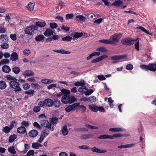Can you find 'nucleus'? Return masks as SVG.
Wrapping results in <instances>:
<instances>
[{
  "label": "nucleus",
  "instance_id": "412c9836",
  "mask_svg": "<svg viewBox=\"0 0 156 156\" xmlns=\"http://www.w3.org/2000/svg\"><path fill=\"white\" fill-rule=\"evenodd\" d=\"M109 130L111 132H119L123 131L124 129L120 128L115 127L110 128Z\"/></svg>",
  "mask_w": 156,
  "mask_h": 156
},
{
  "label": "nucleus",
  "instance_id": "ddd939ff",
  "mask_svg": "<svg viewBox=\"0 0 156 156\" xmlns=\"http://www.w3.org/2000/svg\"><path fill=\"white\" fill-rule=\"evenodd\" d=\"M53 51L57 52V53L65 54H70V52L69 51H66L64 49H54L53 50Z\"/></svg>",
  "mask_w": 156,
  "mask_h": 156
},
{
  "label": "nucleus",
  "instance_id": "774afa93",
  "mask_svg": "<svg viewBox=\"0 0 156 156\" xmlns=\"http://www.w3.org/2000/svg\"><path fill=\"white\" fill-rule=\"evenodd\" d=\"M34 154V150H30L27 154V156H30V155H33Z\"/></svg>",
  "mask_w": 156,
  "mask_h": 156
},
{
  "label": "nucleus",
  "instance_id": "5fc2aeb1",
  "mask_svg": "<svg viewBox=\"0 0 156 156\" xmlns=\"http://www.w3.org/2000/svg\"><path fill=\"white\" fill-rule=\"evenodd\" d=\"M136 41L137 42H136L134 44L135 48L136 50L139 51V40H138L137 39L136 40Z\"/></svg>",
  "mask_w": 156,
  "mask_h": 156
},
{
  "label": "nucleus",
  "instance_id": "f03ea898",
  "mask_svg": "<svg viewBox=\"0 0 156 156\" xmlns=\"http://www.w3.org/2000/svg\"><path fill=\"white\" fill-rule=\"evenodd\" d=\"M77 99L72 96L69 97L67 95H64L62 98L61 101L64 104H72L75 102Z\"/></svg>",
  "mask_w": 156,
  "mask_h": 156
},
{
  "label": "nucleus",
  "instance_id": "f3484780",
  "mask_svg": "<svg viewBox=\"0 0 156 156\" xmlns=\"http://www.w3.org/2000/svg\"><path fill=\"white\" fill-rule=\"evenodd\" d=\"M87 88L86 87L81 86L78 90V91L82 94H84L86 95V94H87Z\"/></svg>",
  "mask_w": 156,
  "mask_h": 156
},
{
  "label": "nucleus",
  "instance_id": "cd10ccee",
  "mask_svg": "<svg viewBox=\"0 0 156 156\" xmlns=\"http://www.w3.org/2000/svg\"><path fill=\"white\" fill-rule=\"evenodd\" d=\"M44 37L42 35H39L36 36L35 38V40L37 41H43Z\"/></svg>",
  "mask_w": 156,
  "mask_h": 156
},
{
  "label": "nucleus",
  "instance_id": "4468645a",
  "mask_svg": "<svg viewBox=\"0 0 156 156\" xmlns=\"http://www.w3.org/2000/svg\"><path fill=\"white\" fill-rule=\"evenodd\" d=\"M17 131L19 134H23L26 131V128L23 126L17 128Z\"/></svg>",
  "mask_w": 156,
  "mask_h": 156
},
{
  "label": "nucleus",
  "instance_id": "7ed1b4c3",
  "mask_svg": "<svg viewBox=\"0 0 156 156\" xmlns=\"http://www.w3.org/2000/svg\"><path fill=\"white\" fill-rule=\"evenodd\" d=\"M121 35V34H116L112 35L110 39L111 44L116 45L119 42Z\"/></svg>",
  "mask_w": 156,
  "mask_h": 156
},
{
  "label": "nucleus",
  "instance_id": "4c0bfd02",
  "mask_svg": "<svg viewBox=\"0 0 156 156\" xmlns=\"http://www.w3.org/2000/svg\"><path fill=\"white\" fill-rule=\"evenodd\" d=\"M34 91L32 90H29L25 92V93L28 94L30 97L33 96L34 94Z\"/></svg>",
  "mask_w": 156,
  "mask_h": 156
},
{
  "label": "nucleus",
  "instance_id": "ea45409f",
  "mask_svg": "<svg viewBox=\"0 0 156 156\" xmlns=\"http://www.w3.org/2000/svg\"><path fill=\"white\" fill-rule=\"evenodd\" d=\"M97 51H100L101 52L105 53L106 52L107 50L106 48L103 47H99L96 49Z\"/></svg>",
  "mask_w": 156,
  "mask_h": 156
},
{
  "label": "nucleus",
  "instance_id": "58836bf2",
  "mask_svg": "<svg viewBox=\"0 0 156 156\" xmlns=\"http://www.w3.org/2000/svg\"><path fill=\"white\" fill-rule=\"evenodd\" d=\"M8 151L9 152L13 154H15L16 153L14 146L10 147L8 148Z\"/></svg>",
  "mask_w": 156,
  "mask_h": 156
},
{
  "label": "nucleus",
  "instance_id": "393cba45",
  "mask_svg": "<svg viewBox=\"0 0 156 156\" xmlns=\"http://www.w3.org/2000/svg\"><path fill=\"white\" fill-rule=\"evenodd\" d=\"M46 25V23L45 22H40V21H38L36 23L35 26L38 27H44Z\"/></svg>",
  "mask_w": 156,
  "mask_h": 156
},
{
  "label": "nucleus",
  "instance_id": "6e6552de",
  "mask_svg": "<svg viewBox=\"0 0 156 156\" xmlns=\"http://www.w3.org/2000/svg\"><path fill=\"white\" fill-rule=\"evenodd\" d=\"M45 105L46 107H51L54 104V101L50 98H47L44 100Z\"/></svg>",
  "mask_w": 156,
  "mask_h": 156
},
{
  "label": "nucleus",
  "instance_id": "6e6d98bb",
  "mask_svg": "<svg viewBox=\"0 0 156 156\" xmlns=\"http://www.w3.org/2000/svg\"><path fill=\"white\" fill-rule=\"evenodd\" d=\"M140 67L143 69H144L146 70H149V66L142 65L140 66Z\"/></svg>",
  "mask_w": 156,
  "mask_h": 156
},
{
  "label": "nucleus",
  "instance_id": "a878e982",
  "mask_svg": "<svg viewBox=\"0 0 156 156\" xmlns=\"http://www.w3.org/2000/svg\"><path fill=\"white\" fill-rule=\"evenodd\" d=\"M75 85L76 86H83L85 84V83L83 80H81L80 81H77L76 82L74 83Z\"/></svg>",
  "mask_w": 156,
  "mask_h": 156
},
{
  "label": "nucleus",
  "instance_id": "603ef678",
  "mask_svg": "<svg viewBox=\"0 0 156 156\" xmlns=\"http://www.w3.org/2000/svg\"><path fill=\"white\" fill-rule=\"evenodd\" d=\"M9 60L7 59H4L1 61V63L2 64H9Z\"/></svg>",
  "mask_w": 156,
  "mask_h": 156
},
{
  "label": "nucleus",
  "instance_id": "c03bdc74",
  "mask_svg": "<svg viewBox=\"0 0 156 156\" xmlns=\"http://www.w3.org/2000/svg\"><path fill=\"white\" fill-rule=\"evenodd\" d=\"M72 39V37L69 36H67L62 38L63 41H70Z\"/></svg>",
  "mask_w": 156,
  "mask_h": 156
},
{
  "label": "nucleus",
  "instance_id": "052dcab7",
  "mask_svg": "<svg viewBox=\"0 0 156 156\" xmlns=\"http://www.w3.org/2000/svg\"><path fill=\"white\" fill-rule=\"evenodd\" d=\"M94 92L93 90L91 89L88 90L87 88V94H86V95L87 96L90 95L92 93Z\"/></svg>",
  "mask_w": 156,
  "mask_h": 156
},
{
  "label": "nucleus",
  "instance_id": "f8f14e48",
  "mask_svg": "<svg viewBox=\"0 0 156 156\" xmlns=\"http://www.w3.org/2000/svg\"><path fill=\"white\" fill-rule=\"evenodd\" d=\"M76 20L80 21L81 23L84 22L86 21L87 19L83 15H78L75 17Z\"/></svg>",
  "mask_w": 156,
  "mask_h": 156
},
{
  "label": "nucleus",
  "instance_id": "6ab92c4d",
  "mask_svg": "<svg viewBox=\"0 0 156 156\" xmlns=\"http://www.w3.org/2000/svg\"><path fill=\"white\" fill-rule=\"evenodd\" d=\"M34 5V2H30L27 6V8L29 11H31L33 10Z\"/></svg>",
  "mask_w": 156,
  "mask_h": 156
},
{
  "label": "nucleus",
  "instance_id": "2f4dec72",
  "mask_svg": "<svg viewBox=\"0 0 156 156\" xmlns=\"http://www.w3.org/2000/svg\"><path fill=\"white\" fill-rule=\"evenodd\" d=\"M53 105L55 107L58 108L61 105V103L58 99H56L54 100Z\"/></svg>",
  "mask_w": 156,
  "mask_h": 156
},
{
  "label": "nucleus",
  "instance_id": "aec40b11",
  "mask_svg": "<svg viewBox=\"0 0 156 156\" xmlns=\"http://www.w3.org/2000/svg\"><path fill=\"white\" fill-rule=\"evenodd\" d=\"M149 70L153 72L156 71V64L150 63L148 64Z\"/></svg>",
  "mask_w": 156,
  "mask_h": 156
},
{
  "label": "nucleus",
  "instance_id": "49530a36",
  "mask_svg": "<svg viewBox=\"0 0 156 156\" xmlns=\"http://www.w3.org/2000/svg\"><path fill=\"white\" fill-rule=\"evenodd\" d=\"M1 47L2 49H7L9 47V45L6 43H4L1 45Z\"/></svg>",
  "mask_w": 156,
  "mask_h": 156
},
{
  "label": "nucleus",
  "instance_id": "e433bc0d",
  "mask_svg": "<svg viewBox=\"0 0 156 156\" xmlns=\"http://www.w3.org/2000/svg\"><path fill=\"white\" fill-rule=\"evenodd\" d=\"M11 129L8 126H5L3 128L2 131L6 133H9L11 130Z\"/></svg>",
  "mask_w": 156,
  "mask_h": 156
},
{
  "label": "nucleus",
  "instance_id": "423d86ee",
  "mask_svg": "<svg viewBox=\"0 0 156 156\" xmlns=\"http://www.w3.org/2000/svg\"><path fill=\"white\" fill-rule=\"evenodd\" d=\"M79 105V103H75L72 105H69L65 108V111L67 112H69L71 111H73Z\"/></svg>",
  "mask_w": 156,
  "mask_h": 156
},
{
  "label": "nucleus",
  "instance_id": "1a4fd4ad",
  "mask_svg": "<svg viewBox=\"0 0 156 156\" xmlns=\"http://www.w3.org/2000/svg\"><path fill=\"white\" fill-rule=\"evenodd\" d=\"M92 151L100 153H105L107 152V151L105 150L99 149L98 148L94 147L90 148Z\"/></svg>",
  "mask_w": 156,
  "mask_h": 156
},
{
  "label": "nucleus",
  "instance_id": "5701e85b",
  "mask_svg": "<svg viewBox=\"0 0 156 156\" xmlns=\"http://www.w3.org/2000/svg\"><path fill=\"white\" fill-rule=\"evenodd\" d=\"M53 32L49 29H47L44 33V35L46 36H50L53 34Z\"/></svg>",
  "mask_w": 156,
  "mask_h": 156
},
{
  "label": "nucleus",
  "instance_id": "37998d69",
  "mask_svg": "<svg viewBox=\"0 0 156 156\" xmlns=\"http://www.w3.org/2000/svg\"><path fill=\"white\" fill-rule=\"evenodd\" d=\"M48 123V121L45 119L41 120V121L40 124L41 126L45 127L46 124Z\"/></svg>",
  "mask_w": 156,
  "mask_h": 156
},
{
  "label": "nucleus",
  "instance_id": "c85d7f7f",
  "mask_svg": "<svg viewBox=\"0 0 156 156\" xmlns=\"http://www.w3.org/2000/svg\"><path fill=\"white\" fill-rule=\"evenodd\" d=\"M50 130L48 129H46L43 130L42 131L41 135L45 137L48 136Z\"/></svg>",
  "mask_w": 156,
  "mask_h": 156
},
{
  "label": "nucleus",
  "instance_id": "3c124183",
  "mask_svg": "<svg viewBox=\"0 0 156 156\" xmlns=\"http://www.w3.org/2000/svg\"><path fill=\"white\" fill-rule=\"evenodd\" d=\"M23 53L26 56L29 55L30 53V51L27 49H26L23 51Z\"/></svg>",
  "mask_w": 156,
  "mask_h": 156
},
{
  "label": "nucleus",
  "instance_id": "8fccbe9b",
  "mask_svg": "<svg viewBox=\"0 0 156 156\" xmlns=\"http://www.w3.org/2000/svg\"><path fill=\"white\" fill-rule=\"evenodd\" d=\"M78 148L80 149H83V150H87L90 149V147H88L86 145H83L82 146H80L78 147Z\"/></svg>",
  "mask_w": 156,
  "mask_h": 156
},
{
  "label": "nucleus",
  "instance_id": "c9c22d12",
  "mask_svg": "<svg viewBox=\"0 0 156 156\" xmlns=\"http://www.w3.org/2000/svg\"><path fill=\"white\" fill-rule=\"evenodd\" d=\"M123 2L122 1H115L114 2L111 4V5H113L115 6H119L120 5L122 4Z\"/></svg>",
  "mask_w": 156,
  "mask_h": 156
},
{
  "label": "nucleus",
  "instance_id": "69168bd1",
  "mask_svg": "<svg viewBox=\"0 0 156 156\" xmlns=\"http://www.w3.org/2000/svg\"><path fill=\"white\" fill-rule=\"evenodd\" d=\"M126 68L127 70H131L133 69V66L132 64H128L126 66Z\"/></svg>",
  "mask_w": 156,
  "mask_h": 156
},
{
  "label": "nucleus",
  "instance_id": "a19ab883",
  "mask_svg": "<svg viewBox=\"0 0 156 156\" xmlns=\"http://www.w3.org/2000/svg\"><path fill=\"white\" fill-rule=\"evenodd\" d=\"M58 119L56 117H52L50 118V120L53 124H56L58 121Z\"/></svg>",
  "mask_w": 156,
  "mask_h": 156
},
{
  "label": "nucleus",
  "instance_id": "0e129e2a",
  "mask_svg": "<svg viewBox=\"0 0 156 156\" xmlns=\"http://www.w3.org/2000/svg\"><path fill=\"white\" fill-rule=\"evenodd\" d=\"M31 86L32 87L35 89L38 88L40 87V85L37 83H32Z\"/></svg>",
  "mask_w": 156,
  "mask_h": 156
},
{
  "label": "nucleus",
  "instance_id": "4be33fe9",
  "mask_svg": "<svg viewBox=\"0 0 156 156\" xmlns=\"http://www.w3.org/2000/svg\"><path fill=\"white\" fill-rule=\"evenodd\" d=\"M9 37L6 35L2 34L0 36V39L2 42H6L8 40Z\"/></svg>",
  "mask_w": 156,
  "mask_h": 156
},
{
  "label": "nucleus",
  "instance_id": "9b49d317",
  "mask_svg": "<svg viewBox=\"0 0 156 156\" xmlns=\"http://www.w3.org/2000/svg\"><path fill=\"white\" fill-rule=\"evenodd\" d=\"M22 75L24 76L25 77H26V76H34L35 74L32 71L30 70H27L23 73Z\"/></svg>",
  "mask_w": 156,
  "mask_h": 156
},
{
  "label": "nucleus",
  "instance_id": "f257e3e1",
  "mask_svg": "<svg viewBox=\"0 0 156 156\" xmlns=\"http://www.w3.org/2000/svg\"><path fill=\"white\" fill-rule=\"evenodd\" d=\"M5 78L9 82L10 87L15 92H19L22 90L20 87L19 83L17 81L18 79L10 75H7Z\"/></svg>",
  "mask_w": 156,
  "mask_h": 156
},
{
  "label": "nucleus",
  "instance_id": "473e14b6",
  "mask_svg": "<svg viewBox=\"0 0 156 156\" xmlns=\"http://www.w3.org/2000/svg\"><path fill=\"white\" fill-rule=\"evenodd\" d=\"M7 85L6 83L4 81H0V89L3 90L6 87Z\"/></svg>",
  "mask_w": 156,
  "mask_h": 156
},
{
  "label": "nucleus",
  "instance_id": "338daca9",
  "mask_svg": "<svg viewBox=\"0 0 156 156\" xmlns=\"http://www.w3.org/2000/svg\"><path fill=\"white\" fill-rule=\"evenodd\" d=\"M21 124L25 126H28L29 125V123L28 121H23L21 122Z\"/></svg>",
  "mask_w": 156,
  "mask_h": 156
},
{
  "label": "nucleus",
  "instance_id": "2eb2a0df",
  "mask_svg": "<svg viewBox=\"0 0 156 156\" xmlns=\"http://www.w3.org/2000/svg\"><path fill=\"white\" fill-rule=\"evenodd\" d=\"M2 71L5 73H9L11 70V69L9 66L7 65H4L2 67Z\"/></svg>",
  "mask_w": 156,
  "mask_h": 156
},
{
  "label": "nucleus",
  "instance_id": "0eeeda50",
  "mask_svg": "<svg viewBox=\"0 0 156 156\" xmlns=\"http://www.w3.org/2000/svg\"><path fill=\"white\" fill-rule=\"evenodd\" d=\"M121 43L123 44L127 45H131L134 43V40L129 37L122 39L121 40Z\"/></svg>",
  "mask_w": 156,
  "mask_h": 156
},
{
  "label": "nucleus",
  "instance_id": "39448f33",
  "mask_svg": "<svg viewBox=\"0 0 156 156\" xmlns=\"http://www.w3.org/2000/svg\"><path fill=\"white\" fill-rule=\"evenodd\" d=\"M127 56V55L126 54L122 55H115L111 57V59L112 60H114L115 61L112 62V64L117 63L118 62L117 61L122 59H125Z\"/></svg>",
  "mask_w": 156,
  "mask_h": 156
},
{
  "label": "nucleus",
  "instance_id": "de8ad7c7",
  "mask_svg": "<svg viewBox=\"0 0 156 156\" xmlns=\"http://www.w3.org/2000/svg\"><path fill=\"white\" fill-rule=\"evenodd\" d=\"M88 101L91 102H94L96 101V98L94 96H91L88 98Z\"/></svg>",
  "mask_w": 156,
  "mask_h": 156
},
{
  "label": "nucleus",
  "instance_id": "bb28decb",
  "mask_svg": "<svg viewBox=\"0 0 156 156\" xmlns=\"http://www.w3.org/2000/svg\"><path fill=\"white\" fill-rule=\"evenodd\" d=\"M53 82V80L48 79H44L41 80L42 83L45 84L50 83H52Z\"/></svg>",
  "mask_w": 156,
  "mask_h": 156
},
{
  "label": "nucleus",
  "instance_id": "f704fd0d",
  "mask_svg": "<svg viewBox=\"0 0 156 156\" xmlns=\"http://www.w3.org/2000/svg\"><path fill=\"white\" fill-rule=\"evenodd\" d=\"M16 135L15 134L11 135L9 138V142L10 143L12 142L16 138Z\"/></svg>",
  "mask_w": 156,
  "mask_h": 156
},
{
  "label": "nucleus",
  "instance_id": "dca6fc26",
  "mask_svg": "<svg viewBox=\"0 0 156 156\" xmlns=\"http://www.w3.org/2000/svg\"><path fill=\"white\" fill-rule=\"evenodd\" d=\"M18 55L16 52H13L11 55L10 60L12 61H16L18 59Z\"/></svg>",
  "mask_w": 156,
  "mask_h": 156
},
{
  "label": "nucleus",
  "instance_id": "4d7b16f0",
  "mask_svg": "<svg viewBox=\"0 0 156 156\" xmlns=\"http://www.w3.org/2000/svg\"><path fill=\"white\" fill-rule=\"evenodd\" d=\"M23 87L24 90H27L30 88V86L28 83H25L23 84Z\"/></svg>",
  "mask_w": 156,
  "mask_h": 156
},
{
  "label": "nucleus",
  "instance_id": "e2e57ef3",
  "mask_svg": "<svg viewBox=\"0 0 156 156\" xmlns=\"http://www.w3.org/2000/svg\"><path fill=\"white\" fill-rule=\"evenodd\" d=\"M33 126L36 127L37 129H41V126L37 122H34L33 123Z\"/></svg>",
  "mask_w": 156,
  "mask_h": 156
},
{
  "label": "nucleus",
  "instance_id": "bf43d9fd",
  "mask_svg": "<svg viewBox=\"0 0 156 156\" xmlns=\"http://www.w3.org/2000/svg\"><path fill=\"white\" fill-rule=\"evenodd\" d=\"M83 35L82 33H79L76 32L74 34L73 37L76 38H78L81 37Z\"/></svg>",
  "mask_w": 156,
  "mask_h": 156
},
{
  "label": "nucleus",
  "instance_id": "c756f323",
  "mask_svg": "<svg viewBox=\"0 0 156 156\" xmlns=\"http://www.w3.org/2000/svg\"><path fill=\"white\" fill-rule=\"evenodd\" d=\"M62 133L64 136H66L68 134V131L67 129V126H66L65 125L63 127Z\"/></svg>",
  "mask_w": 156,
  "mask_h": 156
},
{
  "label": "nucleus",
  "instance_id": "72a5a7b5",
  "mask_svg": "<svg viewBox=\"0 0 156 156\" xmlns=\"http://www.w3.org/2000/svg\"><path fill=\"white\" fill-rule=\"evenodd\" d=\"M42 145L38 143H33L32 144V147L33 148L38 149L39 147H41Z\"/></svg>",
  "mask_w": 156,
  "mask_h": 156
},
{
  "label": "nucleus",
  "instance_id": "680f3d73",
  "mask_svg": "<svg viewBox=\"0 0 156 156\" xmlns=\"http://www.w3.org/2000/svg\"><path fill=\"white\" fill-rule=\"evenodd\" d=\"M102 20V19L100 18L95 20L94 22V23L95 24H100Z\"/></svg>",
  "mask_w": 156,
  "mask_h": 156
},
{
  "label": "nucleus",
  "instance_id": "7c9ffc66",
  "mask_svg": "<svg viewBox=\"0 0 156 156\" xmlns=\"http://www.w3.org/2000/svg\"><path fill=\"white\" fill-rule=\"evenodd\" d=\"M12 71L14 73L16 74H18L19 73L20 71V68L17 66H15L12 68Z\"/></svg>",
  "mask_w": 156,
  "mask_h": 156
},
{
  "label": "nucleus",
  "instance_id": "20e7f679",
  "mask_svg": "<svg viewBox=\"0 0 156 156\" xmlns=\"http://www.w3.org/2000/svg\"><path fill=\"white\" fill-rule=\"evenodd\" d=\"M38 28L34 25L28 26L25 29V33L28 35H32L34 31L37 30Z\"/></svg>",
  "mask_w": 156,
  "mask_h": 156
},
{
  "label": "nucleus",
  "instance_id": "a18cd8bd",
  "mask_svg": "<svg viewBox=\"0 0 156 156\" xmlns=\"http://www.w3.org/2000/svg\"><path fill=\"white\" fill-rule=\"evenodd\" d=\"M89 106L90 108V109L92 111L94 112H96L98 111V106H92L91 105H90Z\"/></svg>",
  "mask_w": 156,
  "mask_h": 156
},
{
  "label": "nucleus",
  "instance_id": "13d9d810",
  "mask_svg": "<svg viewBox=\"0 0 156 156\" xmlns=\"http://www.w3.org/2000/svg\"><path fill=\"white\" fill-rule=\"evenodd\" d=\"M41 109V108L39 106H36L33 108V111L35 112H39Z\"/></svg>",
  "mask_w": 156,
  "mask_h": 156
},
{
  "label": "nucleus",
  "instance_id": "a211bd4d",
  "mask_svg": "<svg viewBox=\"0 0 156 156\" xmlns=\"http://www.w3.org/2000/svg\"><path fill=\"white\" fill-rule=\"evenodd\" d=\"M38 132L36 130H32L30 131L29 133V135L30 136L34 137L36 136L38 134Z\"/></svg>",
  "mask_w": 156,
  "mask_h": 156
},
{
  "label": "nucleus",
  "instance_id": "864d4df0",
  "mask_svg": "<svg viewBox=\"0 0 156 156\" xmlns=\"http://www.w3.org/2000/svg\"><path fill=\"white\" fill-rule=\"evenodd\" d=\"M62 92L65 94V95H69L70 94V91L65 89H62L61 90Z\"/></svg>",
  "mask_w": 156,
  "mask_h": 156
},
{
  "label": "nucleus",
  "instance_id": "b1692460",
  "mask_svg": "<svg viewBox=\"0 0 156 156\" xmlns=\"http://www.w3.org/2000/svg\"><path fill=\"white\" fill-rule=\"evenodd\" d=\"M93 135L90 134H83L80 136V139L81 140H86L90 138Z\"/></svg>",
  "mask_w": 156,
  "mask_h": 156
},
{
  "label": "nucleus",
  "instance_id": "09e8293b",
  "mask_svg": "<svg viewBox=\"0 0 156 156\" xmlns=\"http://www.w3.org/2000/svg\"><path fill=\"white\" fill-rule=\"evenodd\" d=\"M73 17V14H68L66 15V19L67 20L72 19Z\"/></svg>",
  "mask_w": 156,
  "mask_h": 156
},
{
  "label": "nucleus",
  "instance_id": "79ce46f5",
  "mask_svg": "<svg viewBox=\"0 0 156 156\" xmlns=\"http://www.w3.org/2000/svg\"><path fill=\"white\" fill-rule=\"evenodd\" d=\"M99 41L101 43H104L107 44H111L110 40L108 39H102L100 40Z\"/></svg>",
  "mask_w": 156,
  "mask_h": 156
},
{
  "label": "nucleus",
  "instance_id": "9d476101",
  "mask_svg": "<svg viewBox=\"0 0 156 156\" xmlns=\"http://www.w3.org/2000/svg\"><path fill=\"white\" fill-rule=\"evenodd\" d=\"M107 57L108 56L107 55H103L100 56L98 58L91 60V62L92 63L98 62L101 61L104 58H107Z\"/></svg>",
  "mask_w": 156,
  "mask_h": 156
}]
</instances>
